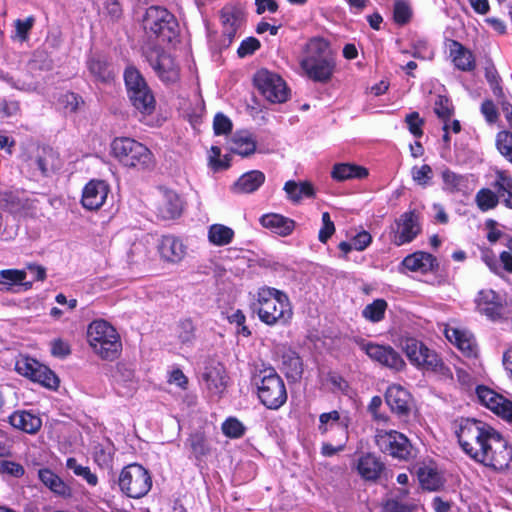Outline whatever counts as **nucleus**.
<instances>
[{"mask_svg": "<svg viewBox=\"0 0 512 512\" xmlns=\"http://www.w3.org/2000/svg\"><path fill=\"white\" fill-rule=\"evenodd\" d=\"M196 325L191 318L181 319L177 324V336L182 344H192L196 339Z\"/></svg>", "mask_w": 512, "mask_h": 512, "instance_id": "43", "label": "nucleus"}, {"mask_svg": "<svg viewBox=\"0 0 512 512\" xmlns=\"http://www.w3.org/2000/svg\"><path fill=\"white\" fill-rule=\"evenodd\" d=\"M112 155L127 168L148 171L154 168L153 153L144 144L129 137L115 138L111 144Z\"/></svg>", "mask_w": 512, "mask_h": 512, "instance_id": "4", "label": "nucleus"}, {"mask_svg": "<svg viewBox=\"0 0 512 512\" xmlns=\"http://www.w3.org/2000/svg\"><path fill=\"white\" fill-rule=\"evenodd\" d=\"M34 162L44 176H48L61 167L59 154L49 146L37 148Z\"/></svg>", "mask_w": 512, "mask_h": 512, "instance_id": "26", "label": "nucleus"}, {"mask_svg": "<svg viewBox=\"0 0 512 512\" xmlns=\"http://www.w3.org/2000/svg\"><path fill=\"white\" fill-rule=\"evenodd\" d=\"M61 101L64 104L65 109L70 112H76L80 105L84 104L82 97L73 92L65 93L62 96Z\"/></svg>", "mask_w": 512, "mask_h": 512, "instance_id": "64", "label": "nucleus"}, {"mask_svg": "<svg viewBox=\"0 0 512 512\" xmlns=\"http://www.w3.org/2000/svg\"><path fill=\"white\" fill-rule=\"evenodd\" d=\"M476 395L481 404L489 408L497 415H500L502 412V407L504 408V406H506V404L510 401L484 385L477 386Z\"/></svg>", "mask_w": 512, "mask_h": 512, "instance_id": "34", "label": "nucleus"}, {"mask_svg": "<svg viewBox=\"0 0 512 512\" xmlns=\"http://www.w3.org/2000/svg\"><path fill=\"white\" fill-rule=\"evenodd\" d=\"M391 242L396 246L412 242L422 231L420 214L416 210L402 213L390 227Z\"/></svg>", "mask_w": 512, "mask_h": 512, "instance_id": "13", "label": "nucleus"}, {"mask_svg": "<svg viewBox=\"0 0 512 512\" xmlns=\"http://www.w3.org/2000/svg\"><path fill=\"white\" fill-rule=\"evenodd\" d=\"M411 175L417 184L426 186L432 178V169L428 164H424L420 167L414 166L411 170Z\"/></svg>", "mask_w": 512, "mask_h": 512, "instance_id": "56", "label": "nucleus"}, {"mask_svg": "<svg viewBox=\"0 0 512 512\" xmlns=\"http://www.w3.org/2000/svg\"><path fill=\"white\" fill-rule=\"evenodd\" d=\"M401 347L409 361L422 369L432 365V360H435V355L437 354L434 350L429 349L425 344L413 337L402 338Z\"/></svg>", "mask_w": 512, "mask_h": 512, "instance_id": "15", "label": "nucleus"}, {"mask_svg": "<svg viewBox=\"0 0 512 512\" xmlns=\"http://www.w3.org/2000/svg\"><path fill=\"white\" fill-rule=\"evenodd\" d=\"M442 179L445 189L452 193L462 191L466 188L467 179L449 169L442 172Z\"/></svg>", "mask_w": 512, "mask_h": 512, "instance_id": "45", "label": "nucleus"}, {"mask_svg": "<svg viewBox=\"0 0 512 512\" xmlns=\"http://www.w3.org/2000/svg\"><path fill=\"white\" fill-rule=\"evenodd\" d=\"M475 461L494 470H504L509 467L512 461V446L498 433L486 445Z\"/></svg>", "mask_w": 512, "mask_h": 512, "instance_id": "12", "label": "nucleus"}, {"mask_svg": "<svg viewBox=\"0 0 512 512\" xmlns=\"http://www.w3.org/2000/svg\"><path fill=\"white\" fill-rule=\"evenodd\" d=\"M476 202L480 210L487 211L497 206L499 197L492 190L483 188L476 194Z\"/></svg>", "mask_w": 512, "mask_h": 512, "instance_id": "48", "label": "nucleus"}, {"mask_svg": "<svg viewBox=\"0 0 512 512\" xmlns=\"http://www.w3.org/2000/svg\"><path fill=\"white\" fill-rule=\"evenodd\" d=\"M66 467L72 470L76 476L82 477L86 480L89 485H97L98 477L96 474L92 473L89 467L78 464L75 458H68L66 461Z\"/></svg>", "mask_w": 512, "mask_h": 512, "instance_id": "46", "label": "nucleus"}, {"mask_svg": "<svg viewBox=\"0 0 512 512\" xmlns=\"http://www.w3.org/2000/svg\"><path fill=\"white\" fill-rule=\"evenodd\" d=\"M322 228L319 231L318 239L322 243H326L328 239L334 234L335 226L331 221L330 214L328 212L322 213Z\"/></svg>", "mask_w": 512, "mask_h": 512, "instance_id": "60", "label": "nucleus"}, {"mask_svg": "<svg viewBox=\"0 0 512 512\" xmlns=\"http://www.w3.org/2000/svg\"><path fill=\"white\" fill-rule=\"evenodd\" d=\"M446 337L457 346L464 356L469 358L477 356L478 347L471 334L452 328L446 330Z\"/></svg>", "mask_w": 512, "mask_h": 512, "instance_id": "28", "label": "nucleus"}, {"mask_svg": "<svg viewBox=\"0 0 512 512\" xmlns=\"http://www.w3.org/2000/svg\"><path fill=\"white\" fill-rule=\"evenodd\" d=\"M283 367L287 378L298 379L303 373L301 357L295 352H288L283 355Z\"/></svg>", "mask_w": 512, "mask_h": 512, "instance_id": "42", "label": "nucleus"}, {"mask_svg": "<svg viewBox=\"0 0 512 512\" xmlns=\"http://www.w3.org/2000/svg\"><path fill=\"white\" fill-rule=\"evenodd\" d=\"M369 172L363 166L351 163H337L333 166L331 177L336 181H345L349 179H363Z\"/></svg>", "mask_w": 512, "mask_h": 512, "instance_id": "35", "label": "nucleus"}, {"mask_svg": "<svg viewBox=\"0 0 512 512\" xmlns=\"http://www.w3.org/2000/svg\"><path fill=\"white\" fill-rule=\"evenodd\" d=\"M250 309L268 326H285L293 316L287 294L269 286L260 287L250 303Z\"/></svg>", "mask_w": 512, "mask_h": 512, "instance_id": "1", "label": "nucleus"}, {"mask_svg": "<svg viewBox=\"0 0 512 512\" xmlns=\"http://www.w3.org/2000/svg\"><path fill=\"white\" fill-rule=\"evenodd\" d=\"M449 55L458 70L470 72L476 67L473 53L457 40L450 41Z\"/></svg>", "mask_w": 512, "mask_h": 512, "instance_id": "25", "label": "nucleus"}, {"mask_svg": "<svg viewBox=\"0 0 512 512\" xmlns=\"http://www.w3.org/2000/svg\"><path fill=\"white\" fill-rule=\"evenodd\" d=\"M501 107L510 130L499 131L496 135L495 145L499 153L512 164V104L509 101H501Z\"/></svg>", "mask_w": 512, "mask_h": 512, "instance_id": "22", "label": "nucleus"}, {"mask_svg": "<svg viewBox=\"0 0 512 512\" xmlns=\"http://www.w3.org/2000/svg\"><path fill=\"white\" fill-rule=\"evenodd\" d=\"M498 433L489 424L474 418H461L456 430L460 447L473 460Z\"/></svg>", "mask_w": 512, "mask_h": 512, "instance_id": "3", "label": "nucleus"}, {"mask_svg": "<svg viewBox=\"0 0 512 512\" xmlns=\"http://www.w3.org/2000/svg\"><path fill=\"white\" fill-rule=\"evenodd\" d=\"M385 401L390 410L399 417L408 416L411 411L412 396L400 385L393 384L387 388Z\"/></svg>", "mask_w": 512, "mask_h": 512, "instance_id": "19", "label": "nucleus"}, {"mask_svg": "<svg viewBox=\"0 0 512 512\" xmlns=\"http://www.w3.org/2000/svg\"><path fill=\"white\" fill-rule=\"evenodd\" d=\"M243 19V12L241 9L234 6H225L221 10V22L223 28L239 27Z\"/></svg>", "mask_w": 512, "mask_h": 512, "instance_id": "47", "label": "nucleus"}, {"mask_svg": "<svg viewBox=\"0 0 512 512\" xmlns=\"http://www.w3.org/2000/svg\"><path fill=\"white\" fill-rule=\"evenodd\" d=\"M182 201L180 196L173 190L161 189L155 203L157 216L162 220H172L182 213Z\"/></svg>", "mask_w": 512, "mask_h": 512, "instance_id": "17", "label": "nucleus"}, {"mask_svg": "<svg viewBox=\"0 0 512 512\" xmlns=\"http://www.w3.org/2000/svg\"><path fill=\"white\" fill-rule=\"evenodd\" d=\"M265 179L266 177L263 172L252 170L241 175L234 183L232 190L235 193H253L263 185Z\"/></svg>", "mask_w": 512, "mask_h": 512, "instance_id": "31", "label": "nucleus"}, {"mask_svg": "<svg viewBox=\"0 0 512 512\" xmlns=\"http://www.w3.org/2000/svg\"><path fill=\"white\" fill-rule=\"evenodd\" d=\"M9 209L12 213H25L35 208L34 201L24 196H11L9 202Z\"/></svg>", "mask_w": 512, "mask_h": 512, "instance_id": "53", "label": "nucleus"}, {"mask_svg": "<svg viewBox=\"0 0 512 512\" xmlns=\"http://www.w3.org/2000/svg\"><path fill=\"white\" fill-rule=\"evenodd\" d=\"M120 490L130 498L145 496L152 487V478L147 469L138 463L125 466L119 476Z\"/></svg>", "mask_w": 512, "mask_h": 512, "instance_id": "8", "label": "nucleus"}, {"mask_svg": "<svg viewBox=\"0 0 512 512\" xmlns=\"http://www.w3.org/2000/svg\"><path fill=\"white\" fill-rule=\"evenodd\" d=\"M222 432L230 438H240L245 432L244 425L236 418H228L222 424Z\"/></svg>", "mask_w": 512, "mask_h": 512, "instance_id": "55", "label": "nucleus"}, {"mask_svg": "<svg viewBox=\"0 0 512 512\" xmlns=\"http://www.w3.org/2000/svg\"><path fill=\"white\" fill-rule=\"evenodd\" d=\"M259 48L260 41L255 37H248L241 42L237 50V54L239 57L244 58L253 54Z\"/></svg>", "mask_w": 512, "mask_h": 512, "instance_id": "62", "label": "nucleus"}, {"mask_svg": "<svg viewBox=\"0 0 512 512\" xmlns=\"http://www.w3.org/2000/svg\"><path fill=\"white\" fill-rule=\"evenodd\" d=\"M412 17L410 5L404 0H396L393 9V19L398 25L407 24Z\"/></svg>", "mask_w": 512, "mask_h": 512, "instance_id": "51", "label": "nucleus"}, {"mask_svg": "<svg viewBox=\"0 0 512 512\" xmlns=\"http://www.w3.org/2000/svg\"><path fill=\"white\" fill-rule=\"evenodd\" d=\"M356 470L365 481L376 482L385 474L386 466L379 457L368 452L358 458Z\"/></svg>", "mask_w": 512, "mask_h": 512, "instance_id": "20", "label": "nucleus"}, {"mask_svg": "<svg viewBox=\"0 0 512 512\" xmlns=\"http://www.w3.org/2000/svg\"><path fill=\"white\" fill-rule=\"evenodd\" d=\"M231 120L223 113H217L213 120V129L216 135H226L232 131Z\"/></svg>", "mask_w": 512, "mask_h": 512, "instance_id": "57", "label": "nucleus"}, {"mask_svg": "<svg viewBox=\"0 0 512 512\" xmlns=\"http://www.w3.org/2000/svg\"><path fill=\"white\" fill-rule=\"evenodd\" d=\"M0 291H10L12 286L21 284L25 289L32 287V282H24L26 272L18 269H4L0 271Z\"/></svg>", "mask_w": 512, "mask_h": 512, "instance_id": "38", "label": "nucleus"}, {"mask_svg": "<svg viewBox=\"0 0 512 512\" xmlns=\"http://www.w3.org/2000/svg\"><path fill=\"white\" fill-rule=\"evenodd\" d=\"M263 227L280 236L290 235L295 228V221L277 213L265 214L260 218Z\"/></svg>", "mask_w": 512, "mask_h": 512, "instance_id": "27", "label": "nucleus"}, {"mask_svg": "<svg viewBox=\"0 0 512 512\" xmlns=\"http://www.w3.org/2000/svg\"><path fill=\"white\" fill-rule=\"evenodd\" d=\"M494 187L497 189L498 194L512 190V177L509 176L506 171H496V182Z\"/></svg>", "mask_w": 512, "mask_h": 512, "instance_id": "63", "label": "nucleus"}, {"mask_svg": "<svg viewBox=\"0 0 512 512\" xmlns=\"http://www.w3.org/2000/svg\"><path fill=\"white\" fill-rule=\"evenodd\" d=\"M252 381L257 386L260 402L268 409L277 410L287 401L286 386L274 368L255 372Z\"/></svg>", "mask_w": 512, "mask_h": 512, "instance_id": "6", "label": "nucleus"}, {"mask_svg": "<svg viewBox=\"0 0 512 512\" xmlns=\"http://www.w3.org/2000/svg\"><path fill=\"white\" fill-rule=\"evenodd\" d=\"M481 113L483 114L485 120L489 124H494L497 122L499 118V112L497 110L496 105L490 99H486L481 104Z\"/></svg>", "mask_w": 512, "mask_h": 512, "instance_id": "61", "label": "nucleus"}, {"mask_svg": "<svg viewBox=\"0 0 512 512\" xmlns=\"http://www.w3.org/2000/svg\"><path fill=\"white\" fill-rule=\"evenodd\" d=\"M36 366L37 369L30 380L37 382L46 388L57 389L59 386V379L55 373L40 362H38Z\"/></svg>", "mask_w": 512, "mask_h": 512, "instance_id": "41", "label": "nucleus"}, {"mask_svg": "<svg viewBox=\"0 0 512 512\" xmlns=\"http://www.w3.org/2000/svg\"><path fill=\"white\" fill-rule=\"evenodd\" d=\"M87 67L90 74L94 77L96 81L108 83L112 81L114 78V72L110 67V64L107 63L101 57H91L87 61Z\"/></svg>", "mask_w": 512, "mask_h": 512, "instance_id": "37", "label": "nucleus"}, {"mask_svg": "<svg viewBox=\"0 0 512 512\" xmlns=\"http://www.w3.org/2000/svg\"><path fill=\"white\" fill-rule=\"evenodd\" d=\"M300 66L314 82H329L336 66L329 43L322 38L311 39L306 45Z\"/></svg>", "mask_w": 512, "mask_h": 512, "instance_id": "2", "label": "nucleus"}, {"mask_svg": "<svg viewBox=\"0 0 512 512\" xmlns=\"http://www.w3.org/2000/svg\"><path fill=\"white\" fill-rule=\"evenodd\" d=\"M434 112L444 123H447L453 115V106L449 98L438 95L435 101Z\"/></svg>", "mask_w": 512, "mask_h": 512, "instance_id": "52", "label": "nucleus"}, {"mask_svg": "<svg viewBox=\"0 0 512 512\" xmlns=\"http://www.w3.org/2000/svg\"><path fill=\"white\" fill-rule=\"evenodd\" d=\"M477 306L481 313L491 319L499 318L503 310L499 295L492 290H483L479 293Z\"/></svg>", "mask_w": 512, "mask_h": 512, "instance_id": "29", "label": "nucleus"}, {"mask_svg": "<svg viewBox=\"0 0 512 512\" xmlns=\"http://www.w3.org/2000/svg\"><path fill=\"white\" fill-rule=\"evenodd\" d=\"M0 473L19 478L24 475L25 469L20 463L10 460H2L0 461Z\"/></svg>", "mask_w": 512, "mask_h": 512, "instance_id": "59", "label": "nucleus"}, {"mask_svg": "<svg viewBox=\"0 0 512 512\" xmlns=\"http://www.w3.org/2000/svg\"><path fill=\"white\" fill-rule=\"evenodd\" d=\"M255 87L271 103H284L289 98V89L283 78L268 69L258 70L253 77Z\"/></svg>", "mask_w": 512, "mask_h": 512, "instance_id": "11", "label": "nucleus"}, {"mask_svg": "<svg viewBox=\"0 0 512 512\" xmlns=\"http://www.w3.org/2000/svg\"><path fill=\"white\" fill-rule=\"evenodd\" d=\"M375 444L382 453L395 459L408 461L414 457V449L410 440L396 430H377Z\"/></svg>", "mask_w": 512, "mask_h": 512, "instance_id": "10", "label": "nucleus"}, {"mask_svg": "<svg viewBox=\"0 0 512 512\" xmlns=\"http://www.w3.org/2000/svg\"><path fill=\"white\" fill-rule=\"evenodd\" d=\"M158 251L163 260L170 263H179L187 253V247L173 235H164L159 240Z\"/></svg>", "mask_w": 512, "mask_h": 512, "instance_id": "21", "label": "nucleus"}, {"mask_svg": "<svg viewBox=\"0 0 512 512\" xmlns=\"http://www.w3.org/2000/svg\"><path fill=\"white\" fill-rule=\"evenodd\" d=\"M38 361L27 355H19L15 362V370L22 376L31 379L37 369Z\"/></svg>", "mask_w": 512, "mask_h": 512, "instance_id": "50", "label": "nucleus"}, {"mask_svg": "<svg viewBox=\"0 0 512 512\" xmlns=\"http://www.w3.org/2000/svg\"><path fill=\"white\" fill-rule=\"evenodd\" d=\"M417 475L424 489L435 491L443 485L442 476L435 468L429 466L420 467Z\"/></svg>", "mask_w": 512, "mask_h": 512, "instance_id": "39", "label": "nucleus"}, {"mask_svg": "<svg viewBox=\"0 0 512 512\" xmlns=\"http://www.w3.org/2000/svg\"><path fill=\"white\" fill-rule=\"evenodd\" d=\"M124 81L128 99L139 119L144 121L156 109L154 94L141 73L134 67H128L125 70Z\"/></svg>", "mask_w": 512, "mask_h": 512, "instance_id": "5", "label": "nucleus"}, {"mask_svg": "<svg viewBox=\"0 0 512 512\" xmlns=\"http://www.w3.org/2000/svg\"><path fill=\"white\" fill-rule=\"evenodd\" d=\"M405 122L407 123L408 129L413 136L419 138L423 135L422 126L424 121L420 118L418 112H412L406 115Z\"/></svg>", "mask_w": 512, "mask_h": 512, "instance_id": "58", "label": "nucleus"}, {"mask_svg": "<svg viewBox=\"0 0 512 512\" xmlns=\"http://www.w3.org/2000/svg\"><path fill=\"white\" fill-rule=\"evenodd\" d=\"M9 423L28 434H36L42 426V420L38 416L24 410L15 411L10 415Z\"/></svg>", "mask_w": 512, "mask_h": 512, "instance_id": "30", "label": "nucleus"}, {"mask_svg": "<svg viewBox=\"0 0 512 512\" xmlns=\"http://www.w3.org/2000/svg\"><path fill=\"white\" fill-rule=\"evenodd\" d=\"M401 264L409 271L424 274L435 271L439 266L437 258L424 251H417L406 256Z\"/></svg>", "mask_w": 512, "mask_h": 512, "instance_id": "23", "label": "nucleus"}, {"mask_svg": "<svg viewBox=\"0 0 512 512\" xmlns=\"http://www.w3.org/2000/svg\"><path fill=\"white\" fill-rule=\"evenodd\" d=\"M386 309L387 302L384 299H376L363 309L362 315L365 319L376 323L384 318Z\"/></svg>", "mask_w": 512, "mask_h": 512, "instance_id": "44", "label": "nucleus"}, {"mask_svg": "<svg viewBox=\"0 0 512 512\" xmlns=\"http://www.w3.org/2000/svg\"><path fill=\"white\" fill-rule=\"evenodd\" d=\"M202 378L207 389L215 395L222 394L226 389L227 375L221 363L206 366Z\"/></svg>", "mask_w": 512, "mask_h": 512, "instance_id": "24", "label": "nucleus"}, {"mask_svg": "<svg viewBox=\"0 0 512 512\" xmlns=\"http://www.w3.org/2000/svg\"><path fill=\"white\" fill-rule=\"evenodd\" d=\"M283 189L286 192L288 199L293 203H299L304 197H315V189L309 181L297 183L294 180H289L284 184Z\"/></svg>", "mask_w": 512, "mask_h": 512, "instance_id": "36", "label": "nucleus"}, {"mask_svg": "<svg viewBox=\"0 0 512 512\" xmlns=\"http://www.w3.org/2000/svg\"><path fill=\"white\" fill-rule=\"evenodd\" d=\"M143 26L147 32L154 34L164 42H171L178 33L175 16L167 9L158 6H151L146 10Z\"/></svg>", "mask_w": 512, "mask_h": 512, "instance_id": "9", "label": "nucleus"}, {"mask_svg": "<svg viewBox=\"0 0 512 512\" xmlns=\"http://www.w3.org/2000/svg\"><path fill=\"white\" fill-rule=\"evenodd\" d=\"M148 61L163 82L175 83L179 80V68L171 55L153 51L148 56Z\"/></svg>", "mask_w": 512, "mask_h": 512, "instance_id": "16", "label": "nucleus"}, {"mask_svg": "<svg viewBox=\"0 0 512 512\" xmlns=\"http://www.w3.org/2000/svg\"><path fill=\"white\" fill-rule=\"evenodd\" d=\"M109 185L103 180L89 181L82 192L81 203L87 210L100 209L105 203L109 194Z\"/></svg>", "mask_w": 512, "mask_h": 512, "instance_id": "18", "label": "nucleus"}, {"mask_svg": "<svg viewBox=\"0 0 512 512\" xmlns=\"http://www.w3.org/2000/svg\"><path fill=\"white\" fill-rule=\"evenodd\" d=\"M87 338L94 352L104 360H115L122 344L116 329L105 320H95L89 324Z\"/></svg>", "mask_w": 512, "mask_h": 512, "instance_id": "7", "label": "nucleus"}, {"mask_svg": "<svg viewBox=\"0 0 512 512\" xmlns=\"http://www.w3.org/2000/svg\"><path fill=\"white\" fill-rule=\"evenodd\" d=\"M229 150L242 157H248L256 151V140L248 131L236 132L229 140Z\"/></svg>", "mask_w": 512, "mask_h": 512, "instance_id": "32", "label": "nucleus"}, {"mask_svg": "<svg viewBox=\"0 0 512 512\" xmlns=\"http://www.w3.org/2000/svg\"><path fill=\"white\" fill-rule=\"evenodd\" d=\"M210 152L209 166L214 171L225 170L230 167V157L225 155L223 159H220L221 149L218 146H212Z\"/></svg>", "mask_w": 512, "mask_h": 512, "instance_id": "54", "label": "nucleus"}, {"mask_svg": "<svg viewBox=\"0 0 512 512\" xmlns=\"http://www.w3.org/2000/svg\"><path fill=\"white\" fill-rule=\"evenodd\" d=\"M190 449L197 459H201L209 453V447L203 434L194 433L188 438Z\"/></svg>", "mask_w": 512, "mask_h": 512, "instance_id": "49", "label": "nucleus"}, {"mask_svg": "<svg viewBox=\"0 0 512 512\" xmlns=\"http://www.w3.org/2000/svg\"><path fill=\"white\" fill-rule=\"evenodd\" d=\"M40 481L54 494L63 498L72 495L71 488L52 470L43 468L38 471Z\"/></svg>", "mask_w": 512, "mask_h": 512, "instance_id": "33", "label": "nucleus"}, {"mask_svg": "<svg viewBox=\"0 0 512 512\" xmlns=\"http://www.w3.org/2000/svg\"><path fill=\"white\" fill-rule=\"evenodd\" d=\"M234 231L223 224H213L208 230L209 241L216 246H225L232 242Z\"/></svg>", "mask_w": 512, "mask_h": 512, "instance_id": "40", "label": "nucleus"}, {"mask_svg": "<svg viewBox=\"0 0 512 512\" xmlns=\"http://www.w3.org/2000/svg\"><path fill=\"white\" fill-rule=\"evenodd\" d=\"M358 343L361 350H363L371 360L379 363L383 367L396 372L402 371L405 368L406 363L401 354L390 345H380L365 342L364 340H360Z\"/></svg>", "mask_w": 512, "mask_h": 512, "instance_id": "14", "label": "nucleus"}]
</instances>
